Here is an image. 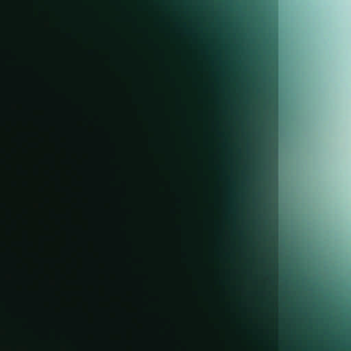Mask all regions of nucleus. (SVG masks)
<instances>
[{"label":"nucleus","mask_w":351,"mask_h":351,"mask_svg":"<svg viewBox=\"0 0 351 351\" xmlns=\"http://www.w3.org/2000/svg\"><path fill=\"white\" fill-rule=\"evenodd\" d=\"M267 231L266 232L268 239L267 241L271 244V247L267 249V251L271 254H275L276 252V247L273 245H276L277 240V223L276 218L273 220L271 215H268V219L266 221Z\"/></svg>","instance_id":"obj_1"}]
</instances>
